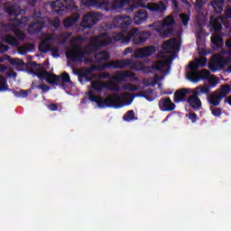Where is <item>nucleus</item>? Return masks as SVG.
<instances>
[{
  "label": "nucleus",
  "mask_w": 231,
  "mask_h": 231,
  "mask_svg": "<svg viewBox=\"0 0 231 231\" xmlns=\"http://www.w3.org/2000/svg\"><path fill=\"white\" fill-rule=\"evenodd\" d=\"M159 109L163 112H171L176 109V104L168 97H162L158 102Z\"/></svg>",
  "instance_id": "obj_14"
},
{
  "label": "nucleus",
  "mask_w": 231,
  "mask_h": 231,
  "mask_svg": "<svg viewBox=\"0 0 231 231\" xmlns=\"http://www.w3.org/2000/svg\"><path fill=\"white\" fill-rule=\"evenodd\" d=\"M227 59L221 56H213L212 60L208 64V68L213 73L223 69L226 66Z\"/></svg>",
  "instance_id": "obj_13"
},
{
  "label": "nucleus",
  "mask_w": 231,
  "mask_h": 231,
  "mask_svg": "<svg viewBox=\"0 0 231 231\" xmlns=\"http://www.w3.org/2000/svg\"><path fill=\"white\" fill-rule=\"evenodd\" d=\"M211 6L215 10L216 14H221L225 6V0H213L211 2Z\"/></svg>",
  "instance_id": "obj_27"
},
{
  "label": "nucleus",
  "mask_w": 231,
  "mask_h": 231,
  "mask_svg": "<svg viewBox=\"0 0 231 231\" xmlns=\"http://www.w3.org/2000/svg\"><path fill=\"white\" fill-rule=\"evenodd\" d=\"M148 8L149 10H151V12H155L156 14H159L161 17H163L165 12H167V5L163 1L151 4Z\"/></svg>",
  "instance_id": "obj_18"
},
{
  "label": "nucleus",
  "mask_w": 231,
  "mask_h": 231,
  "mask_svg": "<svg viewBox=\"0 0 231 231\" xmlns=\"http://www.w3.org/2000/svg\"><path fill=\"white\" fill-rule=\"evenodd\" d=\"M86 95H88V97H83L81 99V104H88V101L90 100V102H96L100 109H104V107H113L114 109L124 107V104H122V97L118 94H114L104 98L102 97L95 96L93 91L89 90Z\"/></svg>",
  "instance_id": "obj_3"
},
{
  "label": "nucleus",
  "mask_w": 231,
  "mask_h": 231,
  "mask_svg": "<svg viewBox=\"0 0 231 231\" xmlns=\"http://www.w3.org/2000/svg\"><path fill=\"white\" fill-rule=\"evenodd\" d=\"M134 73L131 72V70H117L115 76V80L118 82H124L125 79H131Z\"/></svg>",
  "instance_id": "obj_22"
},
{
  "label": "nucleus",
  "mask_w": 231,
  "mask_h": 231,
  "mask_svg": "<svg viewBox=\"0 0 231 231\" xmlns=\"http://www.w3.org/2000/svg\"><path fill=\"white\" fill-rule=\"evenodd\" d=\"M193 95H195L196 97H201V95H207V97H208V95H210V87H207L206 85L199 86L193 91Z\"/></svg>",
  "instance_id": "obj_25"
},
{
  "label": "nucleus",
  "mask_w": 231,
  "mask_h": 231,
  "mask_svg": "<svg viewBox=\"0 0 231 231\" xmlns=\"http://www.w3.org/2000/svg\"><path fill=\"white\" fill-rule=\"evenodd\" d=\"M197 63L199 64V68H205L207 66V57H202L199 60H196Z\"/></svg>",
  "instance_id": "obj_51"
},
{
  "label": "nucleus",
  "mask_w": 231,
  "mask_h": 231,
  "mask_svg": "<svg viewBox=\"0 0 231 231\" xmlns=\"http://www.w3.org/2000/svg\"><path fill=\"white\" fill-rule=\"evenodd\" d=\"M38 89L42 90L43 93H48V91H50V87L46 84H42L38 87Z\"/></svg>",
  "instance_id": "obj_55"
},
{
  "label": "nucleus",
  "mask_w": 231,
  "mask_h": 231,
  "mask_svg": "<svg viewBox=\"0 0 231 231\" xmlns=\"http://www.w3.org/2000/svg\"><path fill=\"white\" fill-rule=\"evenodd\" d=\"M34 50H35V45L32 42H28L19 47L18 53H20V55H26V53H30Z\"/></svg>",
  "instance_id": "obj_26"
},
{
  "label": "nucleus",
  "mask_w": 231,
  "mask_h": 231,
  "mask_svg": "<svg viewBox=\"0 0 231 231\" xmlns=\"http://www.w3.org/2000/svg\"><path fill=\"white\" fill-rule=\"evenodd\" d=\"M51 26H53L56 30L60 27V19L59 17H55L51 22Z\"/></svg>",
  "instance_id": "obj_52"
},
{
  "label": "nucleus",
  "mask_w": 231,
  "mask_h": 231,
  "mask_svg": "<svg viewBox=\"0 0 231 231\" xmlns=\"http://www.w3.org/2000/svg\"><path fill=\"white\" fill-rule=\"evenodd\" d=\"M75 75H78L79 81L81 82V84H84L85 82H91L93 80V77H89L91 75L92 70L88 69H74Z\"/></svg>",
  "instance_id": "obj_17"
},
{
  "label": "nucleus",
  "mask_w": 231,
  "mask_h": 231,
  "mask_svg": "<svg viewBox=\"0 0 231 231\" xmlns=\"http://www.w3.org/2000/svg\"><path fill=\"white\" fill-rule=\"evenodd\" d=\"M127 39V36L124 35V33L119 32L115 36V41H123L124 44H129L125 40Z\"/></svg>",
  "instance_id": "obj_49"
},
{
  "label": "nucleus",
  "mask_w": 231,
  "mask_h": 231,
  "mask_svg": "<svg viewBox=\"0 0 231 231\" xmlns=\"http://www.w3.org/2000/svg\"><path fill=\"white\" fill-rule=\"evenodd\" d=\"M124 5V0H115V6L116 8H123Z\"/></svg>",
  "instance_id": "obj_57"
},
{
  "label": "nucleus",
  "mask_w": 231,
  "mask_h": 231,
  "mask_svg": "<svg viewBox=\"0 0 231 231\" xmlns=\"http://www.w3.org/2000/svg\"><path fill=\"white\" fill-rule=\"evenodd\" d=\"M216 91L220 95L221 98H226V96L230 95L231 88L230 85L225 84L220 87V89H217Z\"/></svg>",
  "instance_id": "obj_29"
},
{
  "label": "nucleus",
  "mask_w": 231,
  "mask_h": 231,
  "mask_svg": "<svg viewBox=\"0 0 231 231\" xmlns=\"http://www.w3.org/2000/svg\"><path fill=\"white\" fill-rule=\"evenodd\" d=\"M188 75L191 78L192 82H199V80H207V79H209L210 70L203 69L201 70H198L197 72H189Z\"/></svg>",
  "instance_id": "obj_15"
},
{
  "label": "nucleus",
  "mask_w": 231,
  "mask_h": 231,
  "mask_svg": "<svg viewBox=\"0 0 231 231\" xmlns=\"http://www.w3.org/2000/svg\"><path fill=\"white\" fill-rule=\"evenodd\" d=\"M8 50H10L8 45L0 44V53H6Z\"/></svg>",
  "instance_id": "obj_56"
},
{
  "label": "nucleus",
  "mask_w": 231,
  "mask_h": 231,
  "mask_svg": "<svg viewBox=\"0 0 231 231\" xmlns=\"http://www.w3.org/2000/svg\"><path fill=\"white\" fill-rule=\"evenodd\" d=\"M91 88L95 91H97V93H102V91L107 88V85L104 81H93L91 83Z\"/></svg>",
  "instance_id": "obj_30"
},
{
  "label": "nucleus",
  "mask_w": 231,
  "mask_h": 231,
  "mask_svg": "<svg viewBox=\"0 0 231 231\" xmlns=\"http://www.w3.org/2000/svg\"><path fill=\"white\" fill-rule=\"evenodd\" d=\"M151 38V32L145 31H138V29H133L126 34V42H131L133 41L135 46L143 44L148 39Z\"/></svg>",
  "instance_id": "obj_7"
},
{
  "label": "nucleus",
  "mask_w": 231,
  "mask_h": 231,
  "mask_svg": "<svg viewBox=\"0 0 231 231\" xmlns=\"http://www.w3.org/2000/svg\"><path fill=\"white\" fill-rule=\"evenodd\" d=\"M210 111H211V115H213V116H220L221 115H223V109L219 108V107H214L211 106L209 107Z\"/></svg>",
  "instance_id": "obj_45"
},
{
  "label": "nucleus",
  "mask_w": 231,
  "mask_h": 231,
  "mask_svg": "<svg viewBox=\"0 0 231 231\" xmlns=\"http://www.w3.org/2000/svg\"><path fill=\"white\" fill-rule=\"evenodd\" d=\"M32 66L33 68H37V62L32 61ZM33 74L38 77L41 80H46L48 84H51V86H60L62 89H66V83L69 84L71 82V78L68 72H63L61 75L57 76L56 74H51L44 69L42 65H39L37 69L33 71Z\"/></svg>",
  "instance_id": "obj_2"
},
{
  "label": "nucleus",
  "mask_w": 231,
  "mask_h": 231,
  "mask_svg": "<svg viewBox=\"0 0 231 231\" xmlns=\"http://www.w3.org/2000/svg\"><path fill=\"white\" fill-rule=\"evenodd\" d=\"M40 86L41 85H39V81H37V80L32 81L31 89H39Z\"/></svg>",
  "instance_id": "obj_58"
},
{
  "label": "nucleus",
  "mask_w": 231,
  "mask_h": 231,
  "mask_svg": "<svg viewBox=\"0 0 231 231\" xmlns=\"http://www.w3.org/2000/svg\"><path fill=\"white\" fill-rule=\"evenodd\" d=\"M111 42H113V41L107 36L106 32L92 37L90 39V42L85 47V55H91L98 51L101 48H104V46H109Z\"/></svg>",
  "instance_id": "obj_4"
},
{
  "label": "nucleus",
  "mask_w": 231,
  "mask_h": 231,
  "mask_svg": "<svg viewBox=\"0 0 231 231\" xmlns=\"http://www.w3.org/2000/svg\"><path fill=\"white\" fill-rule=\"evenodd\" d=\"M174 24H176V20H174L172 14L166 16L162 22V26H172Z\"/></svg>",
  "instance_id": "obj_37"
},
{
  "label": "nucleus",
  "mask_w": 231,
  "mask_h": 231,
  "mask_svg": "<svg viewBox=\"0 0 231 231\" xmlns=\"http://www.w3.org/2000/svg\"><path fill=\"white\" fill-rule=\"evenodd\" d=\"M5 60H9L12 66H24V60L19 58L12 59L10 56L5 55Z\"/></svg>",
  "instance_id": "obj_35"
},
{
  "label": "nucleus",
  "mask_w": 231,
  "mask_h": 231,
  "mask_svg": "<svg viewBox=\"0 0 231 231\" xmlns=\"http://www.w3.org/2000/svg\"><path fill=\"white\" fill-rule=\"evenodd\" d=\"M190 93L189 88H180L178 89L173 96V102L175 104H180V102H187V95Z\"/></svg>",
  "instance_id": "obj_19"
},
{
  "label": "nucleus",
  "mask_w": 231,
  "mask_h": 231,
  "mask_svg": "<svg viewBox=\"0 0 231 231\" xmlns=\"http://www.w3.org/2000/svg\"><path fill=\"white\" fill-rule=\"evenodd\" d=\"M35 3H37V0H29V5L31 6H35Z\"/></svg>",
  "instance_id": "obj_63"
},
{
  "label": "nucleus",
  "mask_w": 231,
  "mask_h": 231,
  "mask_svg": "<svg viewBox=\"0 0 231 231\" xmlns=\"http://www.w3.org/2000/svg\"><path fill=\"white\" fill-rule=\"evenodd\" d=\"M222 100H223V97H221V96L217 93V91H214L211 96L208 97V102L213 107H217V106L221 104Z\"/></svg>",
  "instance_id": "obj_23"
},
{
  "label": "nucleus",
  "mask_w": 231,
  "mask_h": 231,
  "mask_svg": "<svg viewBox=\"0 0 231 231\" xmlns=\"http://www.w3.org/2000/svg\"><path fill=\"white\" fill-rule=\"evenodd\" d=\"M51 9L52 14H58V15H64V12H73L63 21L65 28H71V26L76 24L79 19H80V14H79V6L75 5V0L53 1L51 4Z\"/></svg>",
  "instance_id": "obj_1"
},
{
  "label": "nucleus",
  "mask_w": 231,
  "mask_h": 231,
  "mask_svg": "<svg viewBox=\"0 0 231 231\" xmlns=\"http://www.w3.org/2000/svg\"><path fill=\"white\" fill-rule=\"evenodd\" d=\"M162 95H172V90H166L162 93Z\"/></svg>",
  "instance_id": "obj_64"
},
{
  "label": "nucleus",
  "mask_w": 231,
  "mask_h": 231,
  "mask_svg": "<svg viewBox=\"0 0 231 231\" xmlns=\"http://www.w3.org/2000/svg\"><path fill=\"white\" fill-rule=\"evenodd\" d=\"M168 62L167 61H159L156 65H154L152 68L153 69H156V71H162L165 66H167Z\"/></svg>",
  "instance_id": "obj_47"
},
{
  "label": "nucleus",
  "mask_w": 231,
  "mask_h": 231,
  "mask_svg": "<svg viewBox=\"0 0 231 231\" xmlns=\"http://www.w3.org/2000/svg\"><path fill=\"white\" fill-rule=\"evenodd\" d=\"M208 88L210 90V88H216V86H217V84H219V80H217V78H210L208 81Z\"/></svg>",
  "instance_id": "obj_48"
},
{
  "label": "nucleus",
  "mask_w": 231,
  "mask_h": 231,
  "mask_svg": "<svg viewBox=\"0 0 231 231\" xmlns=\"http://www.w3.org/2000/svg\"><path fill=\"white\" fill-rule=\"evenodd\" d=\"M186 116L189 118V120H190L192 124H196V122H198V114L196 113H189Z\"/></svg>",
  "instance_id": "obj_50"
},
{
  "label": "nucleus",
  "mask_w": 231,
  "mask_h": 231,
  "mask_svg": "<svg viewBox=\"0 0 231 231\" xmlns=\"http://www.w3.org/2000/svg\"><path fill=\"white\" fill-rule=\"evenodd\" d=\"M5 8L6 14H8L10 17H14V16L18 17V15H20L21 14V7L15 5L5 6Z\"/></svg>",
  "instance_id": "obj_24"
},
{
  "label": "nucleus",
  "mask_w": 231,
  "mask_h": 231,
  "mask_svg": "<svg viewBox=\"0 0 231 231\" xmlns=\"http://www.w3.org/2000/svg\"><path fill=\"white\" fill-rule=\"evenodd\" d=\"M48 109H50V111H58L59 105H57L55 103H51L50 105H48Z\"/></svg>",
  "instance_id": "obj_54"
},
{
  "label": "nucleus",
  "mask_w": 231,
  "mask_h": 231,
  "mask_svg": "<svg viewBox=\"0 0 231 231\" xmlns=\"http://www.w3.org/2000/svg\"><path fill=\"white\" fill-rule=\"evenodd\" d=\"M100 19H102V15L98 13H87L82 18L81 26L84 28H92V26L97 24Z\"/></svg>",
  "instance_id": "obj_11"
},
{
  "label": "nucleus",
  "mask_w": 231,
  "mask_h": 231,
  "mask_svg": "<svg viewBox=\"0 0 231 231\" xmlns=\"http://www.w3.org/2000/svg\"><path fill=\"white\" fill-rule=\"evenodd\" d=\"M152 93H154V89L146 88L145 90H143L136 94L125 93L123 95V98L125 100H129L127 104H131L134 100V98H136L138 97L145 98L146 100H148V102H152V100H154V97H152Z\"/></svg>",
  "instance_id": "obj_9"
},
{
  "label": "nucleus",
  "mask_w": 231,
  "mask_h": 231,
  "mask_svg": "<svg viewBox=\"0 0 231 231\" xmlns=\"http://www.w3.org/2000/svg\"><path fill=\"white\" fill-rule=\"evenodd\" d=\"M38 50L42 53H48V51H51L53 49L48 44L47 41L44 40L39 44Z\"/></svg>",
  "instance_id": "obj_34"
},
{
  "label": "nucleus",
  "mask_w": 231,
  "mask_h": 231,
  "mask_svg": "<svg viewBox=\"0 0 231 231\" xmlns=\"http://www.w3.org/2000/svg\"><path fill=\"white\" fill-rule=\"evenodd\" d=\"M225 103L228 104L231 106V95L228 97H226Z\"/></svg>",
  "instance_id": "obj_62"
},
{
  "label": "nucleus",
  "mask_w": 231,
  "mask_h": 231,
  "mask_svg": "<svg viewBox=\"0 0 231 231\" xmlns=\"http://www.w3.org/2000/svg\"><path fill=\"white\" fill-rule=\"evenodd\" d=\"M84 42H86V38L82 36H79L72 40V48H75V46H79V50H85L84 48Z\"/></svg>",
  "instance_id": "obj_32"
},
{
  "label": "nucleus",
  "mask_w": 231,
  "mask_h": 231,
  "mask_svg": "<svg viewBox=\"0 0 231 231\" xmlns=\"http://www.w3.org/2000/svg\"><path fill=\"white\" fill-rule=\"evenodd\" d=\"M187 102L189 106H191V109L194 111H199L201 109V99L198 97V96H195V94L191 95L188 99Z\"/></svg>",
  "instance_id": "obj_21"
},
{
  "label": "nucleus",
  "mask_w": 231,
  "mask_h": 231,
  "mask_svg": "<svg viewBox=\"0 0 231 231\" xmlns=\"http://www.w3.org/2000/svg\"><path fill=\"white\" fill-rule=\"evenodd\" d=\"M180 19L183 24V26H189V21H190V16L185 13H181L180 14Z\"/></svg>",
  "instance_id": "obj_44"
},
{
  "label": "nucleus",
  "mask_w": 231,
  "mask_h": 231,
  "mask_svg": "<svg viewBox=\"0 0 231 231\" xmlns=\"http://www.w3.org/2000/svg\"><path fill=\"white\" fill-rule=\"evenodd\" d=\"M84 6H87L88 8L93 7V6H98V0H81Z\"/></svg>",
  "instance_id": "obj_43"
},
{
  "label": "nucleus",
  "mask_w": 231,
  "mask_h": 231,
  "mask_svg": "<svg viewBox=\"0 0 231 231\" xmlns=\"http://www.w3.org/2000/svg\"><path fill=\"white\" fill-rule=\"evenodd\" d=\"M5 69H7L5 65H0V73H3Z\"/></svg>",
  "instance_id": "obj_61"
},
{
  "label": "nucleus",
  "mask_w": 231,
  "mask_h": 231,
  "mask_svg": "<svg viewBox=\"0 0 231 231\" xmlns=\"http://www.w3.org/2000/svg\"><path fill=\"white\" fill-rule=\"evenodd\" d=\"M156 51L154 46H148L145 48L138 49L134 53V59H145V57H151Z\"/></svg>",
  "instance_id": "obj_16"
},
{
  "label": "nucleus",
  "mask_w": 231,
  "mask_h": 231,
  "mask_svg": "<svg viewBox=\"0 0 231 231\" xmlns=\"http://www.w3.org/2000/svg\"><path fill=\"white\" fill-rule=\"evenodd\" d=\"M109 77H111V74H109V72H103L101 74V79H109Z\"/></svg>",
  "instance_id": "obj_59"
},
{
  "label": "nucleus",
  "mask_w": 231,
  "mask_h": 231,
  "mask_svg": "<svg viewBox=\"0 0 231 231\" xmlns=\"http://www.w3.org/2000/svg\"><path fill=\"white\" fill-rule=\"evenodd\" d=\"M42 15L41 10L34 8L32 13L33 21L29 24V33L31 35L41 33L42 29L46 27V23L41 19Z\"/></svg>",
  "instance_id": "obj_6"
},
{
  "label": "nucleus",
  "mask_w": 231,
  "mask_h": 231,
  "mask_svg": "<svg viewBox=\"0 0 231 231\" xmlns=\"http://www.w3.org/2000/svg\"><path fill=\"white\" fill-rule=\"evenodd\" d=\"M28 92H30V90H14L13 94L14 95V97H16V98H26V97H28Z\"/></svg>",
  "instance_id": "obj_41"
},
{
  "label": "nucleus",
  "mask_w": 231,
  "mask_h": 231,
  "mask_svg": "<svg viewBox=\"0 0 231 231\" xmlns=\"http://www.w3.org/2000/svg\"><path fill=\"white\" fill-rule=\"evenodd\" d=\"M113 24L116 28H121V30H126L130 24H133V19L129 15L119 14L115 16Z\"/></svg>",
  "instance_id": "obj_12"
},
{
  "label": "nucleus",
  "mask_w": 231,
  "mask_h": 231,
  "mask_svg": "<svg viewBox=\"0 0 231 231\" xmlns=\"http://www.w3.org/2000/svg\"><path fill=\"white\" fill-rule=\"evenodd\" d=\"M171 7L174 12H178L180 10V4L178 3V0H171Z\"/></svg>",
  "instance_id": "obj_53"
},
{
  "label": "nucleus",
  "mask_w": 231,
  "mask_h": 231,
  "mask_svg": "<svg viewBox=\"0 0 231 231\" xmlns=\"http://www.w3.org/2000/svg\"><path fill=\"white\" fill-rule=\"evenodd\" d=\"M85 55L86 51L81 50L80 46H71L66 52V58L68 60H70V62H82Z\"/></svg>",
  "instance_id": "obj_10"
},
{
  "label": "nucleus",
  "mask_w": 231,
  "mask_h": 231,
  "mask_svg": "<svg viewBox=\"0 0 231 231\" xmlns=\"http://www.w3.org/2000/svg\"><path fill=\"white\" fill-rule=\"evenodd\" d=\"M8 82L5 76L0 75V93L3 91H8Z\"/></svg>",
  "instance_id": "obj_38"
},
{
  "label": "nucleus",
  "mask_w": 231,
  "mask_h": 231,
  "mask_svg": "<svg viewBox=\"0 0 231 231\" xmlns=\"http://www.w3.org/2000/svg\"><path fill=\"white\" fill-rule=\"evenodd\" d=\"M124 89H125V91H138V90H140V85L127 83L124 86Z\"/></svg>",
  "instance_id": "obj_42"
},
{
  "label": "nucleus",
  "mask_w": 231,
  "mask_h": 231,
  "mask_svg": "<svg viewBox=\"0 0 231 231\" xmlns=\"http://www.w3.org/2000/svg\"><path fill=\"white\" fill-rule=\"evenodd\" d=\"M221 21H223V18H216L213 20L211 26L214 32H218L220 30H223V24L221 23Z\"/></svg>",
  "instance_id": "obj_36"
},
{
  "label": "nucleus",
  "mask_w": 231,
  "mask_h": 231,
  "mask_svg": "<svg viewBox=\"0 0 231 231\" xmlns=\"http://www.w3.org/2000/svg\"><path fill=\"white\" fill-rule=\"evenodd\" d=\"M103 68H107L109 69H125V68H129L130 69H134V71H142V69H143V63L126 59L105 63Z\"/></svg>",
  "instance_id": "obj_5"
},
{
  "label": "nucleus",
  "mask_w": 231,
  "mask_h": 231,
  "mask_svg": "<svg viewBox=\"0 0 231 231\" xmlns=\"http://www.w3.org/2000/svg\"><path fill=\"white\" fill-rule=\"evenodd\" d=\"M112 89H113V91H119L120 90V86L118 84H113L112 85Z\"/></svg>",
  "instance_id": "obj_60"
},
{
  "label": "nucleus",
  "mask_w": 231,
  "mask_h": 231,
  "mask_svg": "<svg viewBox=\"0 0 231 231\" xmlns=\"http://www.w3.org/2000/svg\"><path fill=\"white\" fill-rule=\"evenodd\" d=\"M123 120L125 122H131L132 120H136L134 110L127 111L123 116Z\"/></svg>",
  "instance_id": "obj_39"
},
{
  "label": "nucleus",
  "mask_w": 231,
  "mask_h": 231,
  "mask_svg": "<svg viewBox=\"0 0 231 231\" xmlns=\"http://www.w3.org/2000/svg\"><path fill=\"white\" fill-rule=\"evenodd\" d=\"M189 69H191V73H198V69H199V65L197 61V60L195 61H191L189 65Z\"/></svg>",
  "instance_id": "obj_46"
},
{
  "label": "nucleus",
  "mask_w": 231,
  "mask_h": 231,
  "mask_svg": "<svg viewBox=\"0 0 231 231\" xmlns=\"http://www.w3.org/2000/svg\"><path fill=\"white\" fill-rule=\"evenodd\" d=\"M27 24L28 17L26 16H22L21 20L14 19L12 23H9L12 32L14 33L18 41H24V39H26V34H24V32L19 29V27L27 26Z\"/></svg>",
  "instance_id": "obj_8"
},
{
  "label": "nucleus",
  "mask_w": 231,
  "mask_h": 231,
  "mask_svg": "<svg viewBox=\"0 0 231 231\" xmlns=\"http://www.w3.org/2000/svg\"><path fill=\"white\" fill-rule=\"evenodd\" d=\"M176 46H178V41L175 38H171L162 44L163 50H174Z\"/></svg>",
  "instance_id": "obj_31"
},
{
  "label": "nucleus",
  "mask_w": 231,
  "mask_h": 231,
  "mask_svg": "<svg viewBox=\"0 0 231 231\" xmlns=\"http://www.w3.org/2000/svg\"><path fill=\"white\" fill-rule=\"evenodd\" d=\"M5 42L6 44H10V46H19V44H21V42H19V40H17V38L10 34L5 36Z\"/></svg>",
  "instance_id": "obj_33"
},
{
  "label": "nucleus",
  "mask_w": 231,
  "mask_h": 231,
  "mask_svg": "<svg viewBox=\"0 0 231 231\" xmlns=\"http://www.w3.org/2000/svg\"><path fill=\"white\" fill-rule=\"evenodd\" d=\"M149 14H147V10L139 9L134 16V24H143L145 21H147Z\"/></svg>",
  "instance_id": "obj_20"
},
{
  "label": "nucleus",
  "mask_w": 231,
  "mask_h": 231,
  "mask_svg": "<svg viewBox=\"0 0 231 231\" xmlns=\"http://www.w3.org/2000/svg\"><path fill=\"white\" fill-rule=\"evenodd\" d=\"M109 59H111V56L107 51H102L95 54L96 62H104L109 60Z\"/></svg>",
  "instance_id": "obj_28"
},
{
  "label": "nucleus",
  "mask_w": 231,
  "mask_h": 231,
  "mask_svg": "<svg viewBox=\"0 0 231 231\" xmlns=\"http://www.w3.org/2000/svg\"><path fill=\"white\" fill-rule=\"evenodd\" d=\"M211 42L212 44H214V46H217V48H219V45L223 44V37L217 34L211 36Z\"/></svg>",
  "instance_id": "obj_40"
}]
</instances>
